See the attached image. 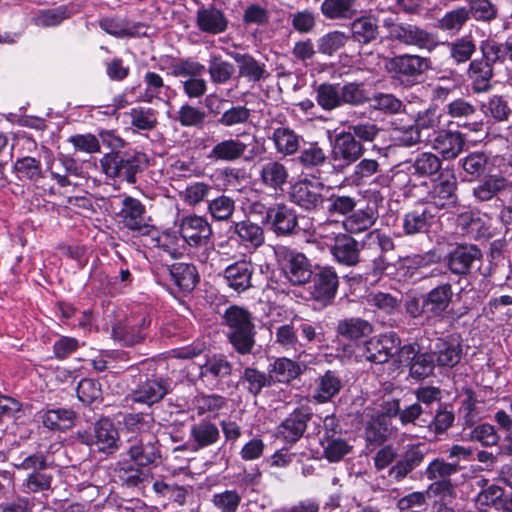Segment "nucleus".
Listing matches in <instances>:
<instances>
[{
	"label": "nucleus",
	"mask_w": 512,
	"mask_h": 512,
	"mask_svg": "<svg viewBox=\"0 0 512 512\" xmlns=\"http://www.w3.org/2000/svg\"><path fill=\"white\" fill-rule=\"evenodd\" d=\"M430 66L429 58L410 53L388 57L384 62V70L392 82L405 89L418 85Z\"/></svg>",
	"instance_id": "nucleus-1"
},
{
	"label": "nucleus",
	"mask_w": 512,
	"mask_h": 512,
	"mask_svg": "<svg viewBox=\"0 0 512 512\" xmlns=\"http://www.w3.org/2000/svg\"><path fill=\"white\" fill-rule=\"evenodd\" d=\"M227 338L237 352H250L255 344L256 329L252 314L245 308L231 305L223 316Z\"/></svg>",
	"instance_id": "nucleus-2"
},
{
	"label": "nucleus",
	"mask_w": 512,
	"mask_h": 512,
	"mask_svg": "<svg viewBox=\"0 0 512 512\" xmlns=\"http://www.w3.org/2000/svg\"><path fill=\"white\" fill-rule=\"evenodd\" d=\"M147 164L146 155L137 151L110 152L100 160L101 168L108 177L130 184L136 182V175L141 173Z\"/></svg>",
	"instance_id": "nucleus-3"
},
{
	"label": "nucleus",
	"mask_w": 512,
	"mask_h": 512,
	"mask_svg": "<svg viewBox=\"0 0 512 512\" xmlns=\"http://www.w3.org/2000/svg\"><path fill=\"white\" fill-rule=\"evenodd\" d=\"M275 256L285 278L292 285L301 286L312 279V264L304 253L281 245L275 248Z\"/></svg>",
	"instance_id": "nucleus-4"
},
{
	"label": "nucleus",
	"mask_w": 512,
	"mask_h": 512,
	"mask_svg": "<svg viewBox=\"0 0 512 512\" xmlns=\"http://www.w3.org/2000/svg\"><path fill=\"white\" fill-rule=\"evenodd\" d=\"M170 68L174 77H187L182 81V89L188 98L199 99L206 94L207 81L200 77L205 70L203 64L192 58H178Z\"/></svg>",
	"instance_id": "nucleus-5"
},
{
	"label": "nucleus",
	"mask_w": 512,
	"mask_h": 512,
	"mask_svg": "<svg viewBox=\"0 0 512 512\" xmlns=\"http://www.w3.org/2000/svg\"><path fill=\"white\" fill-rule=\"evenodd\" d=\"M384 27L388 31V37L401 44L428 50L437 45L436 36L433 33L415 24L386 20Z\"/></svg>",
	"instance_id": "nucleus-6"
},
{
	"label": "nucleus",
	"mask_w": 512,
	"mask_h": 512,
	"mask_svg": "<svg viewBox=\"0 0 512 512\" xmlns=\"http://www.w3.org/2000/svg\"><path fill=\"white\" fill-rule=\"evenodd\" d=\"M78 439L94 450L112 454L118 449L119 433L110 419L102 418L91 430L79 432Z\"/></svg>",
	"instance_id": "nucleus-7"
},
{
	"label": "nucleus",
	"mask_w": 512,
	"mask_h": 512,
	"mask_svg": "<svg viewBox=\"0 0 512 512\" xmlns=\"http://www.w3.org/2000/svg\"><path fill=\"white\" fill-rule=\"evenodd\" d=\"M364 152V146L360 141L354 139V135L348 132L337 134L331 149L333 169L337 173H343L352 164L356 163Z\"/></svg>",
	"instance_id": "nucleus-8"
},
{
	"label": "nucleus",
	"mask_w": 512,
	"mask_h": 512,
	"mask_svg": "<svg viewBox=\"0 0 512 512\" xmlns=\"http://www.w3.org/2000/svg\"><path fill=\"white\" fill-rule=\"evenodd\" d=\"M457 179L450 172L441 173L433 182L426 196L425 205L431 206L433 211L454 208L458 203Z\"/></svg>",
	"instance_id": "nucleus-9"
},
{
	"label": "nucleus",
	"mask_w": 512,
	"mask_h": 512,
	"mask_svg": "<svg viewBox=\"0 0 512 512\" xmlns=\"http://www.w3.org/2000/svg\"><path fill=\"white\" fill-rule=\"evenodd\" d=\"M262 223L266 224L278 237H290L298 233L297 213L284 203L269 206Z\"/></svg>",
	"instance_id": "nucleus-10"
},
{
	"label": "nucleus",
	"mask_w": 512,
	"mask_h": 512,
	"mask_svg": "<svg viewBox=\"0 0 512 512\" xmlns=\"http://www.w3.org/2000/svg\"><path fill=\"white\" fill-rule=\"evenodd\" d=\"M119 222L138 235H148L152 226L148 223L145 206L139 199L125 196L121 201V209L117 213Z\"/></svg>",
	"instance_id": "nucleus-11"
},
{
	"label": "nucleus",
	"mask_w": 512,
	"mask_h": 512,
	"mask_svg": "<svg viewBox=\"0 0 512 512\" xmlns=\"http://www.w3.org/2000/svg\"><path fill=\"white\" fill-rule=\"evenodd\" d=\"M445 262L451 273L465 276L480 268L482 252L473 244L457 245L446 255Z\"/></svg>",
	"instance_id": "nucleus-12"
},
{
	"label": "nucleus",
	"mask_w": 512,
	"mask_h": 512,
	"mask_svg": "<svg viewBox=\"0 0 512 512\" xmlns=\"http://www.w3.org/2000/svg\"><path fill=\"white\" fill-rule=\"evenodd\" d=\"M322 183L304 179L295 183L290 192V200L300 208L311 212L323 208L326 201L321 193Z\"/></svg>",
	"instance_id": "nucleus-13"
},
{
	"label": "nucleus",
	"mask_w": 512,
	"mask_h": 512,
	"mask_svg": "<svg viewBox=\"0 0 512 512\" xmlns=\"http://www.w3.org/2000/svg\"><path fill=\"white\" fill-rule=\"evenodd\" d=\"M446 113L451 123L470 132L482 130L483 121L476 107L470 102L458 98L446 105Z\"/></svg>",
	"instance_id": "nucleus-14"
},
{
	"label": "nucleus",
	"mask_w": 512,
	"mask_h": 512,
	"mask_svg": "<svg viewBox=\"0 0 512 512\" xmlns=\"http://www.w3.org/2000/svg\"><path fill=\"white\" fill-rule=\"evenodd\" d=\"M127 454L131 461L146 467L156 463L160 458L158 440L153 433H144L141 437L129 439Z\"/></svg>",
	"instance_id": "nucleus-15"
},
{
	"label": "nucleus",
	"mask_w": 512,
	"mask_h": 512,
	"mask_svg": "<svg viewBox=\"0 0 512 512\" xmlns=\"http://www.w3.org/2000/svg\"><path fill=\"white\" fill-rule=\"evenodd\" d=\"M250 143H244L239 139L229 138L216 143L207 155V158L214 162H236L242 158L245 160L253 159L258 151L255 147L249 149V156L246 157V151Z\"/></svg>",
	"instance_id": "nucleus-16"
},
{
	"label": "nucleus",
	"mask_w": 512,
	"mask_h": 512,
	"mask_svg": "<svg viewBox=\"0 0 512 512\" xmlns=\"http://www.w3.org/2000/svg\"><path fill=\"white\" fill-rule=\"evenodd\" d=\"M312 277V298L324 306L331 304L339 286V278L334 268L319 267Z\"/></svg>",
	"instance_id": "nucleus-17"
},
{
	"label": "nucleus",
	"mask_w": 512,
	"mask_h": 512,
	"mask_svg": "<svg viewBox=\"0 0 512 512\" xmlns=\"http://www.w3.org/2000/svg\"><path fill=\"white\" fill-rule=\"evenodd\" d=\"M178 231L190 247L206 245L212 235L210 224L205 218L197 215L183 217L179 222Z\"/></svg>",
	"instance_id": "nucleus-18"
},
{
	"label": "nucleus",
	"mask_w": 512,
	"mask_h": 512,
	"mask_svg": "<svg viewBox=\"0 0 512 512\" xmlns=\"http://www.w3.org/2000/svg\"><path fill=\"white\" fill-rule=\"evenodd\" d=\"M363 242H358L348 233H339L329 246L334 260L341 265L352 267L360 262V252Z\"/></svg>",
	"instance_id": "nucleus-19"
},
{
	"label": "nucleus",
	"mask_w": 512,
	"mask_h": 512,
	"mask_svg": "<svg viewBox=\"0 0 512 512\" xmlns=\"http://www.w3.org/2000/svg\"><path fill=\"white\" fill-rule=\"evenodd\" d=\"M422 297L426 308V318H443L452 302V286L450 283L440 284Z\"/></svg>",
	"instance_id": "nucleus-20"
},
{
	"label": "nucleus",
	"mask_w": 512,
	"mask_h": 512,
	"mask_svg": "<svg viewBox=\"0 0 512 512\" xmlns=\"http://www.w3.org/2000/svg\"><path fill=\"white\" fill-rule=\"evenodd\" d=\"M435 218L436 213L431 206L419 205L404 215L403 231L408 236L427 233Z\"/></svg>",
	"instance_id": "nucleus-21"
},
{
	"label": "nucleus",
	"mask_w": 512,
	"mask_h": 512,
	"mask_svg": "<svg viewBox=\"0 0 512 512\" xmlns=\"http://www.w3.org/2000/svg\"><path fill=\"white\" fill-rule=\"evenodd\" d=\"M288 179L289 171L284 163L269 159L260 165L259 180L267 189L275 193L282 192Z\"/></svg>",
	"instance_id": "nucleus-22"
},
{
	"label": "nucleus",
	"mask_w": 512,
	"mask_h": 512,
	"mask_svg": "<svg viewBox=\"0 0 512 512\" xmlns=\"http://www.w3.org/2000/svg\"><path fill=\"white\" fill-rule=\"evenodd\" d=\"M254 266L251 261L241 259L228 265L223 271V278L229 288L242 293L251 288Z\"/></svg>",
	"instance_id": "nucleus-23"
},
{
	"label": "nucleus",
	"mask_w": 512,
	"mask_h": 512,
	"mask_svg": "<svg viewBox=\"0 0 512 512\" xmlns=\"http://www.w3.org/2000/svg\"><path fill=\"white\" fill-rule=\"evenodd\" d=\"M171 389V384L163 378L148 379L138 385L130 394V399L135 403L152 405L160 401Z\"/></svg>",
	"instance_id": "nucleus-24"
},
{
	"label": "nucleus",
	"mask_w": 512,
	"mask_h": 512,
	"mask_svg": "<svg viewBox=\"0 0 512 512\" xmlns=\"http://www.w3.org/2000/svg\"><path fill=\"white\" fill-rule=\"evenodd\" d=\"M506 178L499 174H492L481 180L472 189L475 200L479 203L492 202L498 206L502 201L499 194L505 192Z\"/></svg>",
	"instance_id": "nucleus-25"
},
{
	"label": "nucleus",
	"mask_w": 512,
	"mask_h": 512,
	"mask_svg": "<svg viewBox=\"0 0 512 512\" xmlns=\"http://www.w3.org/2000/svg\"><path fill=\"white\" fill-rule=\"evenodd\" d=\"M196 25L200 31L216 35L227 29L228 20L220 9L202 6L196 12Z\"/></svg>",
	"instance_id": "nucleus-26"
},
{
	"label": "nucleus",
	"mask_w": 512,
	"mask_h": 512,
	"mask_svg": "<svg viewBox=\"0 0 512 512\" xmlns=\"http://www.w3.org/2000/svg\"><path fill=\"white\" fill-rule=\"evenodd\" d=\"M378 22V18L373 15L354 17L350 24V38L360 45H368L376 41L380 33Z\"/></svg>",
	"instance_id": "nucleus-27"
},
{
	"label": "nucleus",
	"mask_w": 512,
	"mask_h": 512,
	"mask_svg": "<svg viewBox=\"0 0 512 512\" xmlns=\"http://www.w3.org/2000/svg\"><path fill=\"white\" fill-rule=\"evenodd\" d=\"M427 449L424 444L408 445L402 458L391 468L390 475L396 480H401L412 470L418 467L424 460Z\"/></svg>",
	"instance_id": "nucleus-28"
},
{
	"label": "nucleus",
	"mask_w": 512,
	"mask_h": 512,
	"mask_svg": "<svg viewBox=\"0 0 512 512\" xmlns=\"http://www.w3.org/2000/svg\"><path fill=\"white\" fill-rule=\"evenodd\" d=\"M219 439L220 430L210 420H201L190 428L189 440L194 451L210 447L216 444Z\"/></svg>",
	"instance_id": "nucleus-29"
},
{
	"label": "nucleus",
	"mask_w": 512,
	"mask_h": 512,
	"mask_svg": "<svg viewBox=\"0 0 512 512\" xmlns=\"http://www.w3.org/2000/svg\"><path fill=\"white\" fill-rule=\"evenodd\" d=\"M358 0H323L320 12L326 20L347 21L358 14Z\"/></svg>",
	"instance_id": "nucleus-30"
},
{
	"label": "nucleus",
	"mask_w": 512,
	"mask_h": 512,
	"mask_svg": "<svg viewBox=\"0 0 512 512\" xmlns=\"http://www.w3.org/2000/svg\"><path fill=\"white\" fill-rule=\"evenodd\" d=\"M467 76L474 93H485L492 89L491 80L494 76V69L488 63L480 59L472 60L467 70Z\"/></svg>",
	"instance_id": "nucleus-31"
},
{
	"label": "nucleus",
	"mask_w": 512,
	"mask_h": 512,
	"mask_svg": "<svg viewBox=\"0 0 512 512\" xmlns=\"http://www.w3.org/2000/svg\"><path fill=\"white\" fill-rule=\"evenodd\" d=\"M465 139L460 132L442 130L433 140V148L436 149L443 158L453 159L463 150Z\"/></svg>",
	"instance_id": "nucleus-32"
},
{
	"label": "nucleus",
	"mask_w": 512,
	"mask_h": 512,
	"mask_svg": "<svg viewBox=\"0 0 512 512\" xmlns=\"http://www.w3.org/2000/svg\"><path fill=\"white\" fill-rule=\"evenodd\" d=\"M174 284L183 292H191L199 282V273L190 263H174L168 268Z\"/></svg>",
	"instance_id": "nucleus-33"
},
{
	"label": "nucleus",
	"mask_w": 512,
	"mask_h": 512,
	"mask_svg": "<svg viewBox=\"0 0 512 512\" xmlns=\"http://www.w3.org/2000/svg\"><path fill=\"white\" fill-rule=\"evenodd\" d=\"M309 416L303 411H294L279 426L278 435L286 442L298 441L306 430Z\"/></svg>",
	"instance_id": "nucleus-34"
},
{
	"label": "nucleus",
	"mask_w": 512,
	"mask_h": 512,
	"mask_svg": "<svg viewBox=\"0 0 512 512\" xmlns=\"http://www.w3.org/2000/svg\"><path fill=\"white\" fill-rule=\"evenodd\" d=\"M341 104L349 107H362L370 103L371 93L364 82H345L340 84Z\"/></svg>",
	"instance_id": "nucleus-35"
},
{
	"label": "nucleus",
	"mask_w": 512,
	"mask_h": 512,
	"mask_svg": "<svg viewBox=\"0 0 512 512\" xmlns=\"http://www.w3.org/2000/svg\"><path fill=\"white\" fill-rule=\"evenodd\" d=\"M378 219L376 207L367 205L364 209L353 211L343 221L345 230L349 233H361L372 227Z\"/></svg>",
	"instance_id": "nucleus-36"
},
{
	"label": "nucleus",
	"mask_w": 512,
	"mask_h": 512,
	"mask_svg": "<svg viewBox=\"0 0 512 512\" xmlns=\"http://www.w3.org/2000/svg\"><path fill=\"white\" fill-rule=\"evenodd\" d=\"M270 139L276 151L283 156L295 155L300 149L302 137L289 127H278L273 130Z\"/></svg>",
	"instance_id": "nucleus-37"
},
{
	"label": "nucleus",
	"mask_w": 512,
	"mask_h": 512,
	"mask_svg": "<svg viewBox=\"0 0 512 512\" xmlns=\"http://www.w3.org/2000/svg\"><path fill=\"white\" fill-rule=\"evenodd\" d=\"M114 471L122 484L128 487L139 486L149 476L148 471L144 467L126 459L118 461Z\"/></svg>",
	"instance_id": "nucleus-38"
},
{
	"label": "nucleus",
	"mask_w": 512,
	"mask_h": 512,
	"mask_svg": "<svg viewBox=\"0 0 512 512\" xmlns=\"http://www.w3.org/2000/svg\"><path fill=\"white\" fill-rule=\"evenodd\" d=\"M228 55L232 57L238 64L239 76L248 79V81L259 82L265 77V64H260L250 54H241L238 52H229Z\"/></svg>",
	"instance_id": "nucleus-39"
},
{
	"label": "nucleus",
	"mask_w": 512,
	"mask_h": 512,
	"mask_svg": "<svg viewBox=\"0 0 512 512\" xmlns=\"http://www.w3.org/2000/svg\"><path fill=\"white\" fill-rule=\"evenodd\" d=\"M40 418L50 430H67L74 426L76 415L71 409L56 408L40 412Z\"/></svg>",
	"instance_id": "nucleus-40"
},
{
	"label": "nucleus",
	"mask_w": 512,
	"mask_h": 512,
	"mask_svg": "<svg viewBox=\"0 0 512 512\" xmlns=\"http://www.w3.org/2000/svg\"><path fill=\"white\" fill-rule=\"evenodd\" d=\"M392 431V425L385 415L371 414L365 427V438L370 444L381 445L388 439Z\"/></svg>",
	"instance_id": "nucleus-41"
},
{
	"label": "nucleus",
	"mask_w": 512,
	"mask_h": 512,
	"mask_svg": "<svg viewBox=\"0 0 512 512\" xmlns=\"http://www.w3.org/2000/svg\"><path fill=\"white\" fill-rule=\"evenodd\" d=\"M231 229L246 246L259 248L265 242L263 228L249 220L234 222Z\"/></svg>",
	"instance_id": "nucleus-42"
},
{
	"label": "nucleus",
	"mask_w": 512,
	"mask_h": 512,
	"mask_svg": "<svg viewBox=\"0 0 512 512\" xmlns=\"http://www.w3.org/2000/svg\"><path fill=\"white\" fill-rule=\"evenodd\" d=\"M342 388V382L340 378L332 371H326V373L320 376L316 381V387L313 393V398L318 403L329 402L335 397Z\"/></svg>",
	"instance_id": "nucleus-43"
},
{
	"label": "nucleus",
	"mask_w": 512,
	"mask_h": 512,
	"mask_svg": "<svg viewBox=\"0 0 512 512\" xmlns=\"http://www.w3.org/2000/svg\"><path fill=\"white\" fill-rule=\"evenodd\" d=\"M512 296L492 297L483 307V315L493 322H506L512 316Z\"/></svg>",
	"instance_id": "nucleus-44"
},
{
	"label": "nucleus",
	"mask_w": 512,
	"mask_h": 512,
	"mask_svg": "<svg viewBox=\"0 0 512 512\" xmlns=\"http://www.w3.org/2000/svg\"><path fill=\"white\" fill-rule=\"evenodd\" d=\"M99 27L106 33L115 37H133L145 36L146 31H142L145 26L142 23L129 25L117 18L106 17L99 20Z\"/></svg>",
	"instance_id": "nucleus-45"
},
{
	"label": "nucleus",
	"mask_w": 512,
	"mask_h": 512,
	"mask_svg": "<svg viewBox=\"0 0 512 512\" xmlns=\"http://www.w3.org/2000/svg\"><path fill=\"white\" fill-rule=\"evenodd\" d=\"M371 108L384 115H398L406 113L407 106L392 93L377 92L370 96Z\"/></svg>",
	"instance_id": "nucleus-46"
},
{
	"label": "nucleus",
	"mask_w": 512,
	"mask_h": 512,
	"mask_svg": "<svg viewBox=\"0 0 512 512\" xmlns=\"http://www.w3.org/2000/svg\"><path fill=\"white\" fill-rule=\"evenodd\" d=\"M316 103L325 111L341 108L340 83L324 82L315 88Z\"/></svg>",
	"instance_id": "nucleus-47"
},
{
	"label": "nucleus",
	"mask_w": 512,
	"mask_h": 512,
	"mask_svg": "<svg viewBox=\"0 0 512 512\" xmlns=\"http://www.w3.org/2000/svg\"><path fill=\"white\" fill-rule=\"evenodd\" d=\"M442 162L438 156L430 152H423L413 162H407V171L420 177H429L441 169Z\"/></svg>",
	"instance_id": "nucleus-48"
},
{
	"label": "nucleus",
	"mask_w": 512,
	"mask_h": 512,
	"mask_svg": "<svg viewBox=\"0 0 512 512\" xmlns=\"http://www.w3.org/2000/svg\"><path fill=\"white\" fill-rule=\"evenodd\" d=\"M469 19L490 24L499 17V8L491 0H467Z\"/></svg>",
	"instance_id": "nucleus-49"
},
{
	"label": "nucleus",
	"mask_w": 512,
	"mask_h": 512,
	"mask_svg": "<svg viewBox=\"0 0 512 512\" xmlns=\"http://www.w3.org/2000/svg\"><path fill=\"white\" fill-rule=\"evenodd\" d=\"M207 70L211 82L216 85L226 84L235 73L234 65L216 54L210 55Z\"/></svg>",
	"instance_id": "nucleus-50"
},
{
	"label": "nucleus",
	"mask_w": 512,
	"mask_h": 512,
	"mask_svg": "<svg viewBox=\"0 0 512 512\" xmlns=\"http://www.w3.org/2000/svg\"><path fill=\"white\" fill-rule=\"evenodd\" d=\"M194 409L198 416L210 415L216 417L227 407V399L218 394H199L193 400Z\"/></svg>",
	"instance_id": "nucleus-51"
},
{
	"label": "nucleus",
	"mask_w": 512,
	"mask_h": 512,
	"mask_svg": "<svg viewBox=\"0 0 512 512\" xmlns=\"http://www.w3.org/2000/svg\"><path fill=\"white\" fill-rule=\"evenodd\" d=\"M325 150L318 142L308 143L297 157V163L305 170L322 167L327 162Z\"/></svg>",
	"instance_id": "nucleus-52"
},
{
	"label": "nucleus",
	"mask_w": 512,
	"mask_h": 512,
	"mask_svg": "<svg viewBox=\"0 0 512 512\" xmlns=\"http://www.w3.org/2000/svg\"><path fill=\"white\" fill-rule=\"evenodd\" d=\"M337 332L345 338L356 340L371 334L372 325L362 318H347L339 321Z\"/></svg>",
	"instance_id": "nucleus-53"
},
{
	"label": "nucleus",
	"mask_w": 512,
	"mask_h": 512,
	"mask_svg": "<svg viewBox=\"0 0 512 512\" xmlns=\"http://www.w3.org/2000/svg\"><path fill=\"white\" fill-rule=\"evenodd\" d=\"M112 336L114 340L127 347L140 343L145 337L143 333L137 332L135 323L128 319L113 325Z\"/></svg>",
	"instance_id": "nucleus-54"
},
{
	"label": "nucleus",
	"mask_w": 512,
	"mask_h": 512,
	"mask_svg": "<svg viewBox=\"0 0 512 512\" xmlns=\"http://www.w3.org/2000/svg\"><path fill=\"white\" fill-rule=\"evenodd\" d=\"M349 40L350 36L343 31L334 30L327 32L317 40L318 52L331 57L342 49Z\"/></svg>",
	"instance_id": "nucleus-55"
},
{
	"label": "nucleus",
	"mask_w": 512,
	"mask_h": 512,
	"mask_svg": "<svg viewBox=\"0 0 512 512\" xmlns=\"http://www.w3.org/2000/svg\"><path fill=\"white\" fill-rule=\"evenodd\" d=\"M489 157L484 152H472L460 159L463 171L469 176V181L483 176L486 172Z\"/></svg>",
	"instance_id": "nucleus-56"
},
{
	"label": "nucleus",
	"mask_w": 512,
	"mask_h": 512,
	"mask_svg": "<svg viewBox=\"0 0 512 512\" xmlns=\"http://www.w3.org/2000/svg\"><path fill=\"white\" fill-rule=\"evenodd\" d=\"M301 372V365L286 357L277 359L269 371L272 379L282 383L295 379Z\"/></svg>",
	"instance_id": "nucleus-57"
},
{
	"label": "nucleus",
	"mask_w": 512,
	"mask_h": 512,
	"mask_svg": "<svg viewBox=\"0 0 512 512\" xmlns=\"http://www.w3.org/2000/svg\"><path fill=\"white\" fill-rule=\"evenodd\" d=\"M468 12L466 7H457L445 13V15L438 20L437 27L450 34H457L463 26L469 21Z\"/></svg>",
	"instance_id": "nucleus-58"
},
{
	"label": "nucleus",
	"mask_w": 512,
	"mask_h": 512,
	"mask_svg": "<svg viewBox=\"0 0 512 512\" xmlns=\"http://www.w3.org/2000/svg\"><path fill=\"white\" fill-rule=\"evenodd\" d=\"M460 469L461 466L456 461L447 462L442 458H436L426 467L425 475L433 481L450 480V477Z\"/></svg>",
	"instance_id": "nucleus-59"
},
{
	"label": "nucleus",
	"mask_w": 512,
	"mask_h": 512,
	"mask_svg": "<svg viewBox=\"0 0 512 512\" xmlns=\"http://www.w3.org/2000/svg\"><path fill=\"white\" fill-rule=\"evenodd\" d=\"M52 480L53 475L47 471V468L35 473H28L21 490L26 494L45 492L50 490Z\"/></svg>",
	"instance_id": "nucleus-60"
},
{
	"label": "nucleus",
	"mask_w": 512,
	"mask_h": 512,
	"mask_svg": "<svg viewBox=\"0 0 512 512\" xmlns=\"http://www.w3.org/2000/svg\"><path fill=\"white\" fill-rule=\"evenodd\" d=\"M324 456L329 462H338L351 451L352 446L340 436L321 438Z\"/></svg>",
	"instance_id": "nucleus-61"
},
{
	"label": "nucleus",
	"mask_w": 512,
	"mask_h": 512,
	"mask_svg": "<svg viewBox=\"0 0 512 512\" xmlns=\"http://www.w3.org/2000/svg\"><path fill=\"white\" fill-rule=\"evenodd\" d=\"M379 171L380 164L377 160L364 158L356 163L349 180L355 185H361Z\"/></svg>",
	"instance_id": "nucleus-62"
},
{
	"label": "nucleus",
	"mask_w": 512,
	"mask_h": 512,
	"mask_svg": "<svg viewBox=\"0 0 512 512\" xmlns=\"http://www.w3.org/2000/svg\"><path fill=\"white\" fill-rule=\"evenodd\" d=\"M131 125L139 130H152L157 125L156 112L152 108L134 107L129 112Z\"/></svg>",
	"instance_id": "nucleus-63"
},
{
	"label": "nucleus",
	"mask_w": 512,
	"mask_h": 512,
	"mask_svg": "<svg viewBox=\"0 0 512 512\" xmlns=\"http://www.w3.org/2000/svg\"><path fill=\"white\" fill-rule=\"evenodd\" d=\"M241 500L236 490H224L213 494L211 502L220 512H237Z\"/></svg>",
	"instance_id": "nucleus-64"
}]
</instances>
